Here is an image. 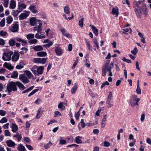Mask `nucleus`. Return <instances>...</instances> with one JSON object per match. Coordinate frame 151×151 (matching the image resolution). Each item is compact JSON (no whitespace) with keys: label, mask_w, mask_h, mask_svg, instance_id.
Wrapping results in <instances>:
<instances>
[{"label":"nucleus","mask_w":151,"mask_h":151,"mask_svg":"<svg viewBox=\"0 0 151 151\" xmlns=\"http://www.w3.org/2000/svg\"><path fill=\"white\" fill-rule=\"evenodd\" d=\"M145 0H141L140 1H139L138 2V3L139 5L141 4H142L141 7H140V8L139 9L137 8H135L134 9L137 15L139 18H141L142 17V12L144 13V14L145 15V17H146L147 14L148 12V10L145 4L143 3Z\"/></svg>","instance_id":"f257e3e1"},{"label":"nucleus","mask_w":151,"mask_h":151,"mask_svg":"<svg viewBox=\"0 0 151 151\" xmlns=\"http://www.w3.org/2000/svg\"><path fill=\"white\" fill-rule=\"evenodd\" d=\"M6 89L9 93L11 92L12 91H17V86L16 81H9L7 84Z\"/></svg>","instance_id":"f03ea898"},{"label":"nucleus","mask_w":151,"mask_h":151,"mask_svg":"<svg viewBox=\"0 0 151 151\" xmlns=\"http://www.w3.org/2000/svg\"><path fill=\"white\" fill-rule=\"evenodd\" d=\"M113 99L112 93L110 92L109 93V94L107 98V100L106 102L107 108H110L113 106V104L111 101Z\"/></svg>","instance_id":"7ed1b4c3"},{"label":"nucleus","mask_w":151,"mask_h":151,"mask_svg":"<svg viewBox=\"0 0 151 151\" xmlns=\"http://www.w3.org/2000/svg\"><path fill=\"white\" fill-rule=\"evenodd\" d=\"M139 98H137V96L134 95L132 96L130 101L131 105L132 106L138 105V102L139 101Z\"/></svg>","instance_id":"20e7f679"},{"label":"nucleus","mask_w":151,"mask_h":151,"mask_svg":"<svg viewBox=\"0 0 151 151\" xmlns=\"http://www.w3.org/2000/svg\"><path fill=\"white\" fill-rule=\"evenodd\" d=\"M13 54V52L12 51H10L7 52H4L2 58L4 61H9L11 60V55Z\"/></svg>","instance_id":"39448f33"},{"label":"nucleus","mask_w":151,"mask_h":151,"mask_svg":"<svg viewBox=\"0 0 151 151\" xmlns=\"http://www.w3.org/2000/svg\"><path fill=\"white\" fill-rule=\"evenodd\" d=\"M47 58H34L33 59V62L34 63H42V64H44L46 61L47 60Z\"/></svg>","instance_id":"423d86ee"},{"label":"nucleus","mask_w":151,"mask_h":151,"mask_svg":"<svg viewBox=\"0 0 151 151\" xmlns=\"http://www.w3.org/2000/svg\"><path fill=\"white\" fill-rule=\"evenodd\" d=\"M110 61L109 60L107 63H106L102 68V75L103 76H105L106 75L107 71H109L108 65L110 62Z\"/></svg>","instance_id":"0eeeda50"},{"label":"nucleus","mask_w":151,"mask_h":151,"mask_svg":"<svg viewBox=\"0 0 151 151\" xmlns=\"http://www.w3.org/2000/svg\"><path fill=\"white\" fill-rule=\"evenodd\" d=\"M19 79L24 83H27L29 82L27 78L23 74H20L19 76Z\"/></svg>","instance_id":"6e6552de"},{"label":"nucleus","mask_w":151,"mask_h":151,"mask_svg":"<svg viewBox=\"0 0 151 151\" xmlns=\"http://www.w3.org/2000/svg\"><path fill=\"white\" fill-rule=\"evenodd\" d=\"M18 29L19 25L17 23H16L13 24V26L10 29L12 32H16L18 31Z\"/></svg>","instance_id":"1a4fd4ad"},{"label":"nucleus","mask_w":151,"mask_h":151,"mask_svg":"<svg viewBox=\"0 0 151 151\" xmlns=\"http://www.w3.org/2000/svg\"><path fill=\"white\" fill-rule=\"evenodd\" d=\"M19 54L17 52H15L12 58V61L14 62L17 61L19 59Z\"/></svg>","instance_id":"9d476101"},{"label":"nucleus","mask_w":151,"mask_h":151,"mask_svg":"<svg viewBox=\"0 0 151 151\" xmlns=\"http://www.w3.org/2000/svg\"><path fill=\"white\" fill-rule=\"evenodd\" d=\"M55 51L56 55L58 56L61 55L62 53V50L59 47H55Z\"/></svg>","instance_id":"9b49d317"},{"label":"nucleus","mask_w":151,"mask_h":151,"mask_svg":"<svg viewBox=\"0 0 151 151\" xmlns=\"http://www.w3.org/2000/svg\"><path fill=\"white\" fill-rule=\"evenodd\" d=\"M62 34L68 38H71V35L66 32V30L65 29H62L60 30Z\"/></svg>","instance_id":"f8f14e48"},{"label":"nucleus","mask_w":151,"mask_h":151,"mask_svg":"<svg viewBox=\"0 0 151 151\" xmlns=\"http://www.w3.org/2000/svg\"><path fill=\"white\" fill-rule=\"evenodd\" d=\"M16 84L17 86L21 90H23L26 88L20 82L16 81Z\"/></svg>","instance_id":"ddd939ff"},{"label":"nucleus","mask_w":151,"mask_h":151,"mask_svg":"<svg viewBox=\"0 0 151 151\" xmlns=\"http://www.w3.org/2000/svg\"><path fill=\"white\" fill-rule=\"evenodd\" d=\"M29 9L33 13L35 14L38 12L36 9V7L35 5H31L29 7Z\"/></svg>","instance_id":"4468645a"},{"label":"nucleus","mask_w":151,"mask_h":151,"mask_svg":"<svg viewBox=\"0 0 151 151\" xmlns=\"http://www.w3.org/2000/svg\"><path fill=\"white\" fill-rule=\"evenodd\" d=\"M43 111L40 108L38 110L37 114L35 117L37 119H39L42 116Z\"/></svg>","instance_id":"2eb2a0df"},{"label":"nucleus","mask_w":151,"mask_h":151,"mask_svg":"<svg viewBox=\"0 0 151 151\" xmlns=\"http://www.w3.org/2000/svg\"><path fill=\"white\" fill-rule=\"evenodd\" d=\"M7 145L9 147H14L15 145V143L11 140H7L6 142Z\"/></svg>","instance_id":"dca6fc26"},{"label":"nucleus","mask_w":151,"mask_h":151,"mask_svg":"<svg viewBox=\"0 0 151 151\" xmlns=\"http://www.w3.org/2000/svg\"><path fill=\"white\" fill-rule=\"evenodd\" d=\"M28 15H29L26 13H22L19 16V19L20 20H23L26 18Z\"/></svg>","instance_id":"f3484780"},{"label":"nucleus","mask_w":151,"mask_h":151,"mask_svg":"<svg viewBox=\"0 0 151 151\" xmlns=\"http://www.w3.org/2000/svg\"><path fill=\"white\" fill-rule=\"evenodd\" d=\"M44 70V68L42 66H40L37 69V75L39 76V75L42 74L43 73V70Z\"/></svg>","instance_id":"a211bd4d"},{"label":"nucleus","mask_w":151,"mask_h":151,"mask_svg":"<svg viewBox=\"0 0 151 151\" xmlns=\"http://www.w3.org/2000/svg\"><path fill=\"white\" fill-rule=\"evenodd\" d=\"M112 13L114 15H116V16L117 17L119 14L118 8L117 7L113 8L112 9Z\"/></svg>","instance_id":"6ab92c4d"},{"label":"nucleus","mask_w":151,"mask_h":151,"mask_svg":"<svg viewBox=\"0 0 151 151\" xmlns=\"http://www.w3.org/2000/svg\"><path fill=\"white\" fill-rule=\"evenodd\" d=\"M91 29L93 30V32L95 35L97 36L98 35V29L93 25H91Z\"/></svg>","instance_id":"aec40b11"},{"label":"nucleus","mask_w":151,"mask_h":151,"mask_svg":"<svg viewBox=\"0 0 151 151\" xmlns=\"http://www.w3.org/2000/svg\"><path fill=\"white\" fill-rule=\"evenodd\" d=\"M34 50L37 51H40L43 50L42 47L41 45H37L33 47Z\"/></svg>","instance_id":"412c9836"},{"label":"nucleus","mask_w":151,"mask_h":151,"mask_svg":"<svg viewBox=\"0 0 151 151\" xmlns=\"http://www.w3.org/2000/svg\"><path fill=\"white\" fill-rule=\"evenodd\" d=\"M37 55L39 57H45L47 55V54L45 52L41 51L37 52Z\"/></svg>","instance_id":"4be33fe9"},{"label":"nucleus","mask_w":151,"mask_h":151,"mask_svg":"<svg viewBox=\"0 0 151 151\" xmlns=\"http://www.w3.org/2000/svg\"><path fill=\"white\" fill-rule=\"evenodd\" d=\"M16 6V2L14 0H11L10 1L9 8L12 9L15 8Z\"/></svg>","instance_id":"5701e85b"},{"label":"nucleus","mask_w":151,"mask_h":151,"mask_svg":"<svg viewBox=\"0 0 151 151\" xmlns=\"http://www.w3.org/2000/svg\"><path fill=\"white\" fill-rule=\"evenodd\" d=\"M4 66L9 70H11L13 69V67L11 65V64H9L6 62L4 63Z\"/></svg>","instance_id":"b1692460"},{"label":"nucleus","mask_w":151,"mask_h":151,"mask_svg":"<svg viewBox=\"0 0 151 151\" xmlns=\"http://www.w3.org/2000/svg\"><path fill=\"white\" fill-rule=\"evenodd\" d=\"M53 145V144H52L50 141H49L48 143L44 144V147L45 149H48L50 148V146H52Z\"/></svg>","instance_id":"393cba45"},{"label":"nucleus","mask_w":151,"mask_h":151,"mask_svg":"<svg viewBox=\"0 0 151 151\" xmlns=\"http://www.w3.org/2000/svg\"><path fill=\"white\" fill-rule=\"evenodd\" d=\"M12 131L14 132L18 130V126L15 124H12Z\"/></svg>","instance_id":"a878e982"},{"label":"nucleus","mask_w":151,"mask_h":151,"mask_svg":"<svg viewBox=\"0 0 151 151\" xmlns=\"http://www.w3.org/2000/svg\"><path fill=\"white\" fill-rule=\"evenodd\" d=\"M17 150L19 151H25L26 150L24 147L21 144L19 145V146L17 147Z\"/></svg>","instance_id":"bb28decb"},{"label":"nucleus","mask_w":151,"mask_h":151,"mask_svg":"<svg viewBox=\"0 0 151 151\" xmlns=\"http://www.w3.org/2000/svg\"><path fill=\"white\" fill-rule=\"evenodd\" d=\"M78 88V86L76 83H75L73 87L71 89V93L72 94H74L75 93L76 91Z\"/></svg>","instance_id":"cd10ccee"},{"label":"nucleus","mask_w":151,"mask_h":151,"mask_svg":"<svg viewBox=\"0 0 151 151\" xmlns=\"http://www.w3.org/2000/svg\"><path fill=\"white\" fill-rule=\"evenodd\" d=\"M36 20L35 18H32L29 20L30 24L32 26H34L36 24Z\"/></svg>","instance_id":"c85d7f7f"},{"label":"nucleus","mask_w":151,"mask_h":151,"mask_svg":"<svg viewBox=\"0 0 151 151\" xmlns=\"http://www.w3.org/2000/svg\"><path fill=\"white\" fill-rule=\"evenodd\" d=\"M93 43L94 45H93V47H95L96 46L97 47V49H99V43L98 42L96 38H94V40H93Z\"/></svg>","instance_id":"c756f323"},{"label":"nucleus","mask_w":151,"mask_h":151,"mask_svg":"<svg viewBox=\"0 0 151 151\" xmlns=\"http://www.w3.org/2000/svg\"><path fill=\"white\" fill-rule=\"evenodd\" d=\"M82 137L80 136H77L75 137V141L76 143L78 144L82 143V142L80 138H82Z\"/></svg>","instance_id":"7c9ffc66"},{"label":"nucleus","mask_w":151,"mask_h":151,"mask_svg":"<svg viewBox=\"0 0 151 151\" xmlns=\"http://www.w3.org/2000/svg\"><path fill=\"white\" fill-rule=\"evenodd\" d=\"M16 42L13 39H11L9 41V45L11 46H13L15 44Z\"/></svg>","instance_id":"2f4dec72"},{"label":"nucleus","mask_w":151,"mask_h":151,"mask_svg":"<svg viewBox=\"0 0 151 151\" xmlns=\"http://www.w3.org/2000/svg\"><path fill=\"white\" fill-rule=\"evenodd\" d=\"M13 137L17 138L18 141H19L22 137L21 134H19L18 133H17L16 135H14Z\"/></svg>","instance_id":"473e14b6"},{"label":"nucleus","mask_w":151,"mask_h":151,"mask_svg":"<svg viewBox=\"0 0 151 151\" xmlns=\"http://www.w3.org/2000/svg\"><path fill=\"white\" fill-rule=\"evenodd\" d=\"M21 50H23L20 51L19 53L21 55H23L25 53H26L28 50V49L25 47H22L21 48Z\"/></svg>","instance_id":"72a5a7b5"},{"label":"nucleus","mask_w":151,"mask_h":151,"mask_svg":"<svg viewBox=\"0 0 151 151\" xmlns=\"http://www.w3.org/2000/svg\"><path fill=\"white\" fill-rule=\"evenodd\" d=\"M18 73L17 71H14L12 73L11 77L12 78H16L18 77Z\"/></svg>","instance_id":"f704fd0d"},{"label":"nucleus","mask_w":151,"mask_h":151,"mask_svg":"<svg viewBox=\"0 0 151 151\" xmlns=\"http://www.w3.org/2000/svg\"><path fill=\"white\" fill-rule=\"evenodd\" d=\"M85 41L87 46L88 47V50L89 51H92V50L91 48V46L90 44V42L88 41L87 39H85Z\"/></svg>","instance_id":"c9c22d12"},{"label":"nucleus","mask_w":151,"mask_h":151,"mask_svg":"<svg viewBox=\"0 0 151 151\" xmlns=\"http://www.w3.org/2000/svg\"><path fill=\"white\" fill-rule=\"evenodd\" d=\"M13 21V19L12 17L9 16L6 19V23L8 24H10Z\"/></svg>","instance_id":"e433bc0d"},{"label":"nucleus","mask_w":151,"mask_h":151,"mask_svg":"<svg viewBox=\"0 0 151 151\" xmlns=\"http://www.w3.org/2000/svg\"><path fill=\"white\" fill-rule=\"evenodd\" d=\"M34 87V86H31V87H30L29 88H28L26 90H24V91H23L22 92V93L23 94L25 93H26L28 92L31 90H32L33 88Z\"/></svg>","instance_id":"4c0bfd02"},{"label":"nucleus","mask_w":151,"mask_h":151,"mask_svg":"<svg viewBox=\"0 0 151 151\" xmlns=\"http://www.w3.org/2000/svg\"><path fill=\"white\" fill-rule=\"evenodd\" d=\"M64 11L66 14H68L70 13L69 9L68 6H65L64 8Z\"/></svg>","instance_id":"58836bf2"},{"label":"nucleus","mask_w":151,"mask_h":151,"mask_svg":"<svg viewBox=\"0 0 151 151\" xmlns=\"http://www.w3.org/2000/svg\"><path fill=\"white\" fill-rule=\"evenodd\" d=\"M26 75L29 78H31L32 76V73L28 70H25L24 72Z\"/></svg>","instance_id":"ea45409f"},{"label":"nucleus","mask_w":151,"mask_h":151,"mask_svg":"<svg viewBox=\"0 0 151 151\" xmlns=\"http://www.w3.org/2000/svg\"><path fill=\"white\" fill-rule=\"evenodd\" d=\"M58 108L59 109H60L61 110H63L65 109V107L63 105V103L62 102H60L58 104Z\"/></svg>","instance_id":"a19ab883"},{"label":"nucleus","mask_w":151,"mask_h":151,"mask_svg":"<svg viewBox=\"0 0 151 151\" xmlns=\"http://www.w3.org/2000/svg\"><path fill=\"white\" fill-rule=\"evenodd\" d=\"M82 108V107H81L79 111L77 112V113L75 115V117L77 120H78L79 119V116L80 115V113L79 111H81V109Z\"/></svg>","instance_id":"79ce46f5"},{"label":"nucleus","mask_w":151,"mask_h":151,"mask_svg":"<svg viewBox=\"0 0 151 151\" xmlns=\"http://www.w3.org/2000/svg\"><path fill=\"white\" fill-rule=\"evenodd\" d=\"M133 6L134 7H137L139 9L140 8V6H139V4L138 3L137 1H133Z\"/></svg>","instance_id":"37998d69"},{"label":"nucleus","mask_w":151,"mask_h":151,"mask_svg":"<svg viewBox=\"0 0 151 151\" xmlns=\"http://www.w3.org/2000/svg\"><path fill=\"white\" fill-rule=\"evenodd\" d=\"M39 90V89H35L34 90L28 95V96L29 97H30L32 95L35 94L36 92L38 91Z\"/></svg>","instance_id":"c03bdc74"},{"label":"nucleus","mask_w":151,"mask_h":151,"mask_svg":"<svg viewBox=\"0 0 151 151\" xmlns=\"http://www.w3.org/2000/svg\"><path fill=\"white\" fill-rule=\"evenodd\" d=\"M138 52V50L136 47H135L134 50L131 51L132 54L134 55H136Z\"/></svg>","instance_id":"a18cd8bd"},{"label":"nucleus","mask_w":151,"mask_h":151,"mask_svg":"<svg viewBox=\"0 0 151 151\" xmlns=\"http://www.w3.org/2000/svg\"><path fill=\"white\" fill-rule=\"evenodd\" d=\"M84 18H82L79 21V25L81 27L83 26V23Z\"/></svg>","instance_id":"49530a36"},{"label":"nucleus","mask_w":151,"mask_h":151,"mask_svg":"<svg viewBox=\"0 0 151 151\" xmlns=\"http://www.w3.org/2000/svg\"><path fill=\"white\" fill-rule=\"evenodd\" d=\"M53 44V42L52 41H50V42H49V43H48L47 44H46L45 45H43V46L44 47H50L51 45H52Z\"/></svg>","instance_id":"de8ad7c7"},{"label":"nucleus","mask_w":151,"mask_h":151,"mask_svg":"<svg viewBox=\"0 0 151 151\" xmlns=\"http://www.w3.org/2000/svg\"><path fill=\"white\" fill-rule=\"evenodd\" d=\"M122 60L124 62H125L128 63H132V61L130 60L126 59L125 57H124L122 59Z\"/></svg>","instance_id":"09e8293b"},{"label":"nucleus","mask_w":151,"mask_h":151,"mask_svg":"<svg viewBox=\"0 0 151 151\" xmlns=\"http://www.w3.org/2000/svg\"><path fill=\"white\" fill-rule=\"evenodd\" d=\"M34 35L32 34H29L27 35V38L28 40H29L33 38L34 37Z\"/></svg>","instance_id":"8fccbe9b"},{"label":"nucleus","mask_w":151,"mask_h":151,"mask_svg":"<svg viewBox=\"0 0 151 151\" xmlns=\"http://www.w3.org/2000/svg\"><path fill=\"white\" fill-rule=\"evenodd\" d=\"M5 20L4 18H3L0 22V25L1 27H3L5 25Z\"/></svg>","instance_id":"3c124183"},{"label":"nucleus","mask_w":151,"mask_h":151,"mask_svg":"<svg viewBox=\"0 0 151 151\" xmlns=\"http://www.w3.org/2000/svg\"><path fill=\"white\" fill-rule=\"evenodd\" d=\"M9 0H4L3 4L4 6L5 7H7L9 4Z\"/></svg>","instance_id":"603ef678"},{"label":"nucleus","mask_w":151,"mask_h":151,"mask_svg":"<svg viewBox=\"0 0 151 151\" xmlns=\"http://www.w3.org/2000/svg\"><path fill=\"white\" fill-rule=\"evenodd\" d=\"M42 23H40L39 24L38 26V27H37L38 33H40L42 30Z\"/></svg>","instance_id":"864d4df0"},{"label":"nucleus","mask_w":151,"mask_h":151,"mask_svg":"<svg viewBox=\"0 0 151 151\" xmlns=\"http://www.w3.org/2000/svg\"><path fill=\"white\" fill-rule=\"evenodd\" d=\"M4 134L6 136H10V133L8 130H5L4 131Z\"/></svg>","instance_id":"5fc2aeb1"},{"label":"nucleus","mask_w":151,"mask_h":151,"mask_svg":"<svg viewBox=\"0 0 151 151\" xmlns=\"http://www.w3.org/2000/svg\"><path fill=\"white\" fill-rule=\"evenodd\" d=\"M37 41V40L35 39H34L31 40H29V42L31 44H33L36 43Z\"/></svg>","instance_id":"6e6d98bb"},{"label":"nucleus","mask_w":151,"mask_h":151,"mask_svg":"<svg viewBox=\"0 0 151 151\" xmlns=\"http://www.w3.org/2000/svg\"><path fill=\"white\" fill-rule=\"evenodd\" d=\"M7 119L6 117H3L1 119L0 121V123H3L7 122Z\"/></svg>","instance_id":"4d7b16f0"},{"label":"nucleus","mask_w":151,"mask_h":151,"mask_svg":"<svg viewBox=\"0 0 151 151\" xmlns=\"http://www.w3.org/2000/svg\"><path fill=\"white\" fill-rule=\"evenodd\" d=\"M7 32L1 30L0 32V35L1 36H5L7 34Z\"/></svg>","instance_id":"13d9d810"},{"label":"nucleus","mask_w":151,"mask_h":151,"mask_svg":"<svg viewBox=\"0 0 151 151\" xmlns=\"http://www.w3.org/2000/svg\"><path fill=\"white\" fill-rule=\"evenodd\" d=\"M22 7L23 9H25L26 8V6L25 4L24 3L21 4L18 8V9H20V8Z\"/></svg>","instance_id":"bf43d9fd"},{"label":"nucleus","mask_w":151,"mask_h":151,"mask_svg":"<svg viewBox=\"0 0 151 151\" xmlns=\"http://www.w3.org/2000/svg\"><path fill=\"white\" fill-rule=\"evenodd\" d=\"M6 114V112L2 110H0V115L4 116Z\"/></svg>","instance_id":"052dcab7"},{"label":"nucleus","mask_w":151,"mask_h":151,"mask_svg":"<svg viewBox=\"0 0 151 151\" xmlns=\"http://www.w3.org/2000/svg\"><path fill=\"white\" fill-rule=\"evenodd\" d=\"M123 34H125L126 35H128V33L127 32L129 31V29L127 28H125L123 29Z\"/></svg>","instance_id":"680f3d73"},{"label":"nucleus","mask_w":151,"mask_h":151,"mask_svg":"<svg viewBox=\"0 0 151 151\" xmlns=\"http://www.w3.org/2000/svg\"><path fill=\"white\" fill-rule=\"evenodd\" d=\"M136 92L137 94H140L141 93V90L139 87H137Z\"/></svg>","instance_id":"e2e57ef3"},{"label":"nucleus","mask_w":151,"mask_h":151,"mask_svg":"<svg viewBox=\"0 0 151 151\" xmlns=\"http://www.w3.org/2000/svg\"><path fill=\"white\" fill-rule=\"evenodd\" d=\"M113 68V63L111 62L110 64V65L109 66H108V68H109V71L111 70V69H112Z\"/></svg>","instance_id":"0e129e2a"},{"label":"nucleus","mask_w":151,"mask_h":151,"mask_svg":"<svg viewBox=\"0 0 151 151\" xmlns=\"http://www.w3.org/2000/svg\"><path fill=\"white\" fill-rule=\"evenodd\" d=\"M104 146L106 147H108L110 146V143L107 141H105L104 142Z\"/></svg>","instance_id":"69168bd1"},{"label":"nucleus","mask_w":151,"mask_h":151,"mask_svg":"<svg viewBox=\"0 0 151 151\" xmlns=\"http://www.w3.org/2000/svg\"><path fill=\"white\" fill-rule=\"evenodd\" d=\"M59 115L60 116H61L62 114H60V112L58 111H55V112L54 117H56L57 116Z\"/></svg>","instance_id":"338daca9"},{"label":"nucleus","mask_w":151,"mask_h":151,"mask_svg":"<svg viewBox=\"0 0 151 151\" xmlns=\"http://www.w3.org/2000/svg\"><path fill=\"white\" fill-rule=\"evenodd\" d=\"M66 143V141L65 140L61 139L60 141L59 144L60 145H63Z\"/></svg>","instance_id":"774afa93"}]
</instances>
